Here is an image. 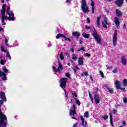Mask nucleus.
Listing matches in <instances>:
<instances>
[{
	"mask_svg": "<svg viewBox=\"0 0 127 127\" xmlns=\"http://www.w3.org/2000/svg\"><path fill=\"white\" fill-rule=\"evenodd\" d=\"M1 13L2 14L1 16V21L2 25H5L6 23L4 20L8 19L9 21H14V13L10 10V7H6L5 4L2 5V9L1 10Z\"/></svg>",
	"mask_w": 127,
	"mask_h": 127,
	"instance_id": "1",
	"label": "nucleus"
},
{
	"mask_svg": "<svg viewBox=\"0 0 127 127\" xmlns=\"http://www.w3.org/2000/svg\"><path fill=\"white\" fill-rule=\"evenodd\" d=\"M0 127H6V123L7 119L6 116L4 114L1 113V110L0 108Z\"/></svg>",
	"mask_w": 127,
	"mask_h": 127,
	"instance_id": "2",
	"label": "nucleus"
},
{
	"mask_svg": "<svg viewBox=\"0 0 127 127\" xmlns=\"http://www.w3.org/2000/svg\"><path fill=\"white\" fill-rule=\"evenodd\" d=\"M81 9L84 13H87L90 12L89 7L87 6V2H86V0H82Z\"/></svg>",
	"mask_w": 127,
	"mask_h": 127,
	"instance_id": "3",
	"label": "nucleus"
},
{
	"mask_svg": "<svg viewBox=\"0 0 127 127\" xmlns=\"http://www.w3.org/2000/svg\"><path fill=\"white\" fill-rule=\"evenodd\" d=\"M92 35L95 40L97 41L98 44H102V40L101 39V37L98 34V33L96 30L94 29Z\"/></svg>",
	"mask_w": 127,
	"mask_h": 127,
	"instance_id": "4",
	"label": "nucleus"
},
{
	"mask_svg": "<svg viewBox=\"0 0 127 127\" xmlns=\"http://www.w3.org/2000/svg\"><path fill=\"white\" fill-rule=\"evenodd\" d=\"M53 69L55 71V72H59V73H61L63 69V65L60 63V62H59V66L58 69L55 68V66L53 67Z\"/></svg>",
	"mask_w": 127,
	"mask_h": 127,
	"instance_id": "5",
	"label": "nucleus"
},
{
	"mask_svg": "<svg viewBox=\"0 0 127 127\" xmlns=\"http://www.w3.org/2000/svg\"><path fill=\"white\" fill-rule=\"evenodd\" d=\"M67 79H68L67 78H63L61 79L60 85L61 87V88H62V89L66 87V83L67 82Z\"/></svg>",
	"mask_w": 127,
	"mask_h": 127,
	"instance_id": "6",
	"label": "nucleus"
},
{
	"mask_svg": "<svg viewBox=\"0 0 127 127\" xmlns=\"http://www.w3.org/2000/svg\"><path fill=\"white\" fill-rule=\"evenodd\" d=\"M1 50L3 52L6 53V57L9 58L10 60H11V57H10V54H9V52L7 50L4 49V47L3 45L1 46Z\"/></svg>",
	"mask_w": 127,
	"mask_h": 127,
	"instance_id": "7",
	"label": "nucleus"
},
{
	"mask_svg": "<svg viewBox=\"0 0 127 127\" xmlns=\"http://www.w3.org/2000/svg\"><path fill=\"white\" fill-rule=\"evenodd\" d=\"M117 31H118L117 30H115L114 31V35L113 38V45L114 46H116L117 45V36H118V34L117 33Z\"/></svg>",
	"mask_w": 127,
	"mask_h": 127,
	"instance_id": "8",
	"label": "nucleus"
},
{
	"mask_svg": "<svg viewBox=\"0 0 127 127\" xmlns=\"http://www.w3.org/2000/svg\"><path fill=\"white\" fill-rule=\"evenodd\" d=\"M69 115L70 117H72V116H75V115H76V107H75L74 105L72 106V110L70 109Z\"/></svg>",
	"mask_w": 127,
	"mask_h": 127,
	"instance_id": "9",
	"label": "nucleus"
},
{
	"mask_svg": "<svg viewBox=\"0 0 127 127\" xmlns=\"http://www.w3.org/2000/svg\"><path fill=\"white\" fill-rule=\"evenodd\" d=\"M1 77L2 80L3 81H6L7 80V77H6V74L4 72L0 70V78Z\"/></svg>",
	"mask_w": 127,
	"mask_h": 127,
	"instance_id": "10",
	"label": "nucleus"
},
{
	"mask_svg": "<svg viewBox=\"0 0 127 127\" xmlns=\"http://www.w3.org/2000/svg\"><path fill=\"white\" fill-rule=\"evenodd\" d=\"M82 123V126L83 127H87V126H88V123L87 122L85 121V119H84V117L83 116L80 117Z\"/></svg>",
	"mask_w": 127,
	"mask_h": 127,
	"instance_id": "11",
	"label": "nucleus"
},
{
	"mask_svg": "<svg viewBox=\"0 0 127 127\" xmlns=\"http://www.w3.org/2000/svg\"><path fill=\"white\" fill-rule=\"evenodd\" d=\"M103 27L104 28H107V25H108V19L107 17H104V21L102 22Z\"/></svg>",
	"mask_w": 127,
	"mask_h": 127,
	"instance_id": "12",
	"label": "nucleus"
},
{
	"mask_svg": "<svg viewBox=\"0 0 127 127\" xmlns=\"http://www.w3.org/2000/svg\"><path fill=\"white\" fill-rule=\"evenodd\" d=\"M114 21L117 28H120V21L119 20V18H118V17H115L114 18Z\"/></svg>",
	"mask_w": 127,
	"mask_h": 127,
	"instance_id": "13",
	"label": "nucleus"
},
{
	"mask_svg": "<svg viewBox=\"0 0 127 127\" xmlns=\"http://www.w3.org/2000/svg\"><path fill=\"white\" fill-rule=\"evenodd\" d=\"M0 97L4 102H6V97H5V94H4V92H0Z\"/></svg>",
	"mask_w": 127,
	"mask_h": 127,
	"instance_id": "14",
	"label": "nucleus"
},
{
	"mask_svg": "<svg viewBox=\"0 0 127 127\" xmlns=\"http://www.w3.org/2000/svg\"><path fill=\"white\" fill-rule=\"evenodd\" d=\"M115 2L118 6H122L124 3V0H117L115 1Z\"/></svg>",
	"mask_w": 127,
	"mask_h": 127,
	"instance_id": "15",
	"label": "nucleus"
},
{
	"mask_svg": "<svg viewBox=\"0 0 127 127\" xmlns=\"http://www.w3.org/2000/svg\"><path fill=\"white\" fill-rule=\"evenodd\" d=\"M84 59L83 57H79L78 60V65H82L84 64V61H83Z\"/></svg>",
	"mask_w": 127,
	"mask_h": 127,
	"instance_id": "16",
	"label": "nucleus"
},
{
	"mask_svg": "<svg viewBox=\"0 0 127 127\" xmlns=\"http://www.w3.org/2000/svg\"><path fill=\"white\" fill-rule=\"evenodd\" d=\"M91 1V11L92 13H94L95 11V2L93 0H90Z\"/></svg>",
	"mask_w": 127,
	"mask_h": 127,
	"instance_id": "17",
	"label": "nucleus"
},
{
	"mask_svg": "<svg viewBox=\"0 0 127 127\" xmlns=\"http://www.w3.org/2000/svg\"><path fill=\"white\" fill-rule=\"evenodd\" d=\"M116 14L117 16H118V17H121V16H123V13L119 9H116Z\"/></svg>",
	"mask_w": 127,
	"mask_h": 127,
	"instance_id": "18",
	"label": "nucleus"
},
{
	"mask_svg": "<svg viewBox=\"0 0 127 127\" xmlns=\"http://www.w3.org/2000/svg\"><path fill=\"white\" fill-rule=\"evenodd\" d=\"M94 97L95 101V103L99 104V103H100V97H99V95L97 94H95Z\"/></svg>",
	"mask_w": 127,
	"mask_h": 127,
	"instance_id": "19",
	"label": "nucleus"
},
{
	"mask_svg": "<svg viewBox=\"0 0 127 127\" xmlns=\"http://www.w3.org/2000/svg\"><path fill=\"white\" fill-rule=\"evenodd\" d=\"M121 82L119 80H116L115 85L117 89H121Z\"/></svg>",
	"mask_w": 127,
	"mask_h": 127,
	"instance_id": "20",
	"label": "nucleus"
},
{
	"mask_svg": "<svg viewBox=\"0 0 127 127\" xmlns=\"http://www.w3.org/2000/svg\"><path fill=\"white\" fill-rule=\"evenodd\" d=\"M72 34L73 36H75V37H76L77 38V39L79 38V37H80V33H79L77 31L72 32Z\"/></svg>",
	"mask_w": 127,
	"mask_h": 127,
	"instance_id": "21",
	"label": "nucleus"
},
{
	"mask_svg": "<svg viewBox=\"0 0 127 127\" xmlns=\"http://www.w3.org/2000/svg\"><path fill=\"white\" fill-rule=\"evenodd\" d=\"M121 63L123 65H127V59H126L125 57H122L121 59Z\"/></svg>",
	"mask_w": 127,
	"mask_h": 127,
	"instance_id": "22",
	"label": "nucleus"
},
{
	"mask_svg": "<svg viewBox=\"0 0 127 127\" xmlns=\"http://www.w3.org/2000/svg\"><path fill=\"white\" fill-rule=\"evenodd\" d=\"M82 36L84 37V38H86L87 39H89L90 37V34H87L85 32L82 33Z\"/></svg>",
	"mask_w": 127,
	"mask_h": 127,
	"instance_id": "23",
	"label": "nucleus"
},
{
	"mask_svg": "<svg viewBox=\"0 0 127 127\" xmlns=\"http://www.w3.org/2000/svg\"><path fill=\"white\" fill-rule=\"evenodd\" d=\"M101 17H102V16H101L97 17L96 23H97L98 27H100V21L101 20Z\"/></svg>",
	"mask_w": 127,
	"mask_h": 127,
	"instance_id": "24",
	"label": "nucleus"
},
{
	"mask_svg": "<svg viewBox=\"0 0 127 127\" xmlns=\"http://www.w3.org/2000/svg\"><path fill=\"white\" fill-rule=\"evenodd\" d=\"M105 87L109 93L111 94H113V93H114V90H113V89L110 88L108 86H105Z\"/></svg>",
	"mask_w": 127,
	"mask_h": 127,
	"instance_id": "25",
	"label": "nucleus"
},
{
	"mask_svg": "<svg viewBox=\"0 0 127 127\" xmlns=\"http://www.w3.org/2000/svg\"><path fill=\"white\" fill-rule=\"evenodd\" d=\"M59 37H63V38H64V39H65L66 36H65V35H64L63 34H59L56 37L57 39H58Z\"/></svg>",
	"mask_w": 127,
	"mask_h": 127,
	"instance_id": "26",
	"label": "nucleus"
},
{
	"mask_svg": "<svg viewBox=\"0 0 127 127\" xmlns=\"http://www.w3.org/2000/svg\"><path fill=\"white\" fill-rule=\"evenodd\" d=\"M109 115L110 117V124L112 126V127H114V123H113V116H112V114L110 113H109Z\"/></svg>",
	"mask_w": 127,
	"mask_h": 127,
	"instance_id": "27",
	"label": "nucleus"
},
{
	"mask_svg": "<svg viewBox=\"0 0 127 127\" xmlns=\"http://www.w3.org/2000/svg\"><path fill=\"white\" fill-rule=\"evenodd\" d=\"M83 117L86 118V119L89 118L90 115H89V112L87 111L83 114Z\"/></svg>",
	"mask_w": 127,
	"mask_h": 127,
	"instance_id": "28",
	"label": "nucleus"
},
{
	"mask_svg": "<svg viewBox=\"0 0 127 127\" xmlns=\"http://www.w3.org/2000/svg\"><path fill=\"white\" fill-rule=\"evenodd\" d=\"M4 38H5V45H6V46H8L9 47H10V46H9L8 44V40H7V38H6V37H5V36H4Z\"/></svg>",
	"mask_w": 127,
	"mask_h": 127,
	"instance_id": "29",
	"label": "nucleus"
},
{
	"mask_svg": "<svg viewBox=\"0 0 127 127\" xmlns=\"http://www.w3.org/2000/svg\"><path fill=\"white\" fill-rule=\"evenodd\" d=\"M123 85L124 86V87H127V79H125L123 80Z\"/></svg>",
	"mask_w": 127,
	"mask_h": 127,
	"instance_id": "30",
	"label": "nucleus"
},
{
	"mask_svg": "<svg viewBox=\"0 0 127 127\" xmlns=\"http://www.w3.org/2000/svg\"><path fill=\"white\" fill-rule=\"evenodd\" d=\"M75 101L76 104H77L78 106H80V105H81V103L80 102V101H79V100H77V98H75Z\"/></svg>",
	"mask_w": 127,
	"mask_h": 127,
	"instance_id": "31",
	"label": "nucleus"
},
{
	"mask_svg": "<svg viewBox=\"0 0 127 127\" xmlns=\"http://www.w3.org/2000/svg\"><path fill=\"white\" fill-rule=\"evenodd\" d=\"M72 59V60H77V55L75 54H73Z\"/></svg>",
	"mask_w": 127,
	"mask_h": 127,
	"instance_id": "32",
	"label": "nucleus"
},
{
	"mask_svg": "<svg viewBox=\"0 0 127 127\" xmlns=\"http://www.w3.org/2000/svg\"><path fill=\"white\" fill-rule=\"evenodd\" d=\"M16 46H18V42H15L13 44L12 47H16Z\"/></svg>",
	"mask_w": 127,
	"mask_h": 127,
	"instance_id": "33",
	"label": "nucleus"
},
{
	"mask_svg": "<svg viewBox=\"0 0 127 127\" xmlns=\"http://www.w3.org/2000/svg\"><path fill=\"white\" fill-rule=\"evenodd\" d=\"M89 74L87 72H84L81 73V76L83 77L84 76H88Z\"/></svg>",
	"mask_w": 127,
	"mask_h": 127,
	"instance_id": "34",
	"label": "nucleus"
},
{
	"mask_svg": "<svg viewBox=\"0 0 127 127\" xmlns=\"http://www.w3.org/2000/svg\"><path fill=\"white\" fill-rule=\"evenodd\" d=\"M60 59H61V60H63V59H64V57H63V53H61V54H60Z\"/></svg>",
	"mask_w": 127,
	"mask_h": 127,
	"instance_id": "35",
	"label": "nucleus"
},
{
	"mask_svg": "<svg viewBox=\"0 0 127 127\" xmlns=\"http://www.w3.org/2000/svg\"><path fill=\"white\" fill-rule=\"evenodd\" d=\"M99 73H100V74L101 75L102 78H104V77H105V76H104V73H103V72H102V71L99 70Z\"/></svg>",
	"mask_w": 127,
	"mask_h": 127,
	"instance_id": "36",
	"label": "nucleus"
},
{
	"mask_svg": "<svg viewBox=\"0 0 127 127\" xmlns=\"http://www.w3.org/2000/svg\"><path fill=\"white\" fill-rule=\"evenodd\" d=\"M72 97L73 98H74V99H75V98H77V94L76 93H72Z\"/></svg>",
	"mask_w": 127,
	"mask_h": 127,
	"instance_id": "37",
	"label": "nucleus"
},
{
	"mask_svg": "<svg viewBox=\"0 0 127 127\" xmlns=\"http://www.w3.org/2000/svg\"><path fill=\"white\" fill-rule=\"evenodd\" d=\"M81 50H82V51H85V48L81 47V48L78 50V51H81Z\"/></svg>",
	"mask_w": 127,
	"mask_h": 127,
	"instance_id": "38",
	"label": "nucleus"
},
{
	"mask_svg": "<svg viewBox=\"0 0 127 127\" xmlns=\"http://www.w3.org/2000/svg\"><path fill=\"white\" fill-rule=\"evenodd\" d=\"M4 63H5V60H2L0 61V64H1V65H3Z\"/></svg>",
	"mask_w": 127,
	"mask_h": 127,
	"instance_id": "39",
	"label": "nucleus"
},
{
	"mask_svg": "<svg viewBox=\"0 0 127 127\" xmlns=\"http://www.w3.org/2000/svg\"><path fill=\"white\" fill-rule=\"evenodd\" d=\"M104 120H105V121H106V120H108V119H109V116H105L104 117H102Z\"/></svg>",
	"mask_w": 127,
	"mask_h": 127,
	"instance_id": "40",
	"label": "nucleus"
},
{
	"mask_svg": "<svg viewBox=\"0 0 127 127\" xmlns=\"http://www.w3.org/2000/svg\"><path fill=\"white\" fill-rule=\"evenodd\" d=\"M123 102H124V103H127V97H124L123 98Z\"/></svg>",
	"mask_w": 127,
	"mask_h": 127,
	"instance_id": "41",
	"label": "nucleus"
},
{
	"mask_svg": "<svg viewBox=\"0 0 127 127\" xmlns=\"http://www.w3.org/2000/svg\"><path fill=\"white\" fill-rule=\"evenodd\" d=\"M98 91H99V89H98V88H95V91H94V95H97V94H96V93L98 92Z\"/></svg>",
	"mask_w": 127,
	"mask_h": 127,
	"instance_id": "42",
	"label": "nucleus"
},
{
	"mask_svg": "<svg viewBox=\"0 0 127 127\" xmlns=\"http://www.w3.org/2000/svg\"><path fill=\"white\" fill-rule=\"evenodd\" d=\"M84 56H87V57H90L91 56V54L85 53L84 54Z\"/></svg>",
	"mask_w": 127,
	"mask_h": 127,
	"instance_id": "43",
	"label": "nucleus"
},
{
	"mask_svg": "<svg viewBox=\"0 0 127 127\" xmlns=\"http://www.w3.org/2000/svg\"><path fill=\"white\" fill-rule=\"evenodd\" d=\"M2 70H3V71H4V72H5V73H7V72H8L7 69H6V68H4V67H3V68H2Z\"/></svg>",
	"mask_w": 127,
	"mask_h": 127,
	"instance_id": "44",
	"label": "nucleus"
},
{
	"mask_svg": "<svg viewBox=\"0 0 127 127\" xmlns=\"http://www.w3.org/2000/svg\"><path fill=\"white\" fill-rule=\"evenodd\" d=\"M65 2L67 3L68 4H70L71 3V0H66L65 1Z\"/></svg>",
	"mask_w": 127,
	"mask_h": 127,
	"instance_id": "45",
	"label": "nucleus"
},
{
	"mask_svg": "<svg viewBox=\"0 0 127 127\" xmlns=\"http://www.w3.org/2000/svg\"><path fill=\"white\" fill-rule=\"evenodd\" d=\"M64 94H65V97L66 98H68L69 97V96H68V94H67V93H66V90H64Z\"/></svg>",
	"mask_w": 127,
	"mask_h": 127,
	"instance_id": "46",
	"label": "nucleus"
},
{
	"mask_svg": "<svg viewBox=\"0 0 127 127\" xmlns=\"http://www.w3.org/2000/svg\"><path fill=\"white\" fill-rule=\"evenodd\" d=\"M64 39H65V40H68L69 41V42H71V39L69 38H66L65 37V38Z\"/></svg>",
	"mask_w": 127,
	"mask_h": 127,
	"instance_id": "47",
	"label": "nucleus"
},
{
	"mask_svg": "<svg viewBox=\"0 0 127 127\" xmlns=\"http://www.w3.org/2000/svg\"><path fill=\"white\" fill-rule=\"evenodd\" d=\"M65 76L67 77V78H70V74L68 72L65 74Z\"/></svg>",
	"mask_w": 127,
	"mask_h": 127,
	"instance_id": "48",
	"label": "nucleus"
},
{
	"mask_svg": "<svg viewBox=\"0 0 127 127\" xmlns=\"http://www.w3.org/2000/svg\"><path fill=\"white\" fill-rule=\"evenodd\" d=\"M118 72V69L115 68L113 70V73H117Z\"/></svg>",
	"mask_w": 127,
	"mask_h": 127,
	"instance_id": "49",
	"label": "nucleus"
},
{
	"mask_svg": "<svg viewBox=\"0 0 127 127\" xmlns=\"http://www.w3.org/2000/svg\"><path fill=\"white\" fill-rule=\"evenodd\" d=\"M122 124H123V126H127V123L126 122V121H123V122H122Z\"/></svg>",
	"mask_w": 127,
	"mask_h": 127,
	"instance_id": "50",
	"label": "nucleus"
},
{
	"mask_svg": "<svg viewBox=\"0 0 127 127\" xmlns=\"http://www.w3.org/2000/svg\"><path fill=\"white\" fill-rule=\"evenodd\" d=\"M89 95L92 102H93V98H92V96L91 95V93H90V92H89Z\"/></svg>",
	"mask_w": 127,
	"mask_h": 127,
	"instance_id": "51",
	"label": "nucleus"
},
{
	"mask_svg": "<svg viewBox=\"0 0 127 127\" xmlns=\"http://www.w3.org/2000/svg\"><path fill=\"white\" fill-rule=\"evenodd\" d=\"M118 111L117 110H113V114H114V115H116V114H117Z\"/></svg>",
	"mask_w": 127,
	"mask_h": 127,
	"instance_id": "52",
	"label": "nucleus"
},
{
	"mask_svg": "<svg viewBox=\"0 0 127 127\" xmlns=\"http://www.w3.org/2000/svg\"><path fill=\"white\" fill-rule=\"evenodd\" d=\"M119 89H120V90H122V91H123L124 92H126V90H125L126 88H121V87H120V88H119Z\"/></svg>",
	"mask_w": 127,
	"mask_h": 127,
	"instance_id": "53",
	"label": "nucleus"
},
{
	"mask_svg": "<svg viewBox=\"0 0 127 127\" xmlns=\"http://www.w3.org/2000/svg\"><path fill=\"white\" fill-rule=\"evenodd\" d=\"M90 20L89 18H87V23H90Z\"/></svg>",
	"mask_w": 127,
	"mask_h": 127,
	"instance_id": "54",
	"label": "nucleus"
},
{
	"mask_svg": "<svg viewBox=\"0 0 127 127\" xmlns=\"http://www.w3.org/2000/svg\"><path fill=\"white\" fill-rule=\"evenodd\" d=\"M85 29H90V27L89 26H85Z\"/></svg>",
	"mask_w": 127,
	"mask_h": 127,
	"instance_id": "55",
	"label": "nucleus"
},
{
	"mask_svg": "<svg viewBox=\"0 0 127 127\" xmlns=\"http://www.w3.org/2000/svg\"><path fill=\"white\" fill-rule=\"evenodd\" d=\"M3 104V100H0V104L2 105Z\"/></svg>",
	"mask_w": 127,
	"mask_h": 127,
	"instance_id": "56",
	"label": "nucleus"
},
{
	"mask_svg": "<svg viewBox=\"0 0 127 127\" xmlns=\"http://www.w3.org/2000/svg\"><path fill=\"white\" fill-rule=\"evenodd\" d=\"M0 32L2 33L3 32V29L1 27H0Z\"/></svg>",
	"mask_w": 127,
	"mask_h": 127,
	"instance_id": "57",
	"label": "nucleus"
},
{
	"mask_svg": "<svg viewBox=\"0 0 127 127\" xmlns=\"http://www.w3.org/2000/svg\"><path fill=\"white\" fill-rule=\"evenodd\" d=\"M70 51L72 52V53H74V49L73 48H70Z\"/></svg>",
	"mask_w": 127,
	"mask_h": 127,
	"instance_id": "58",
	"label": "nucleus"
},
{
	"mask_svg": "<svg viewBox=\"0 0 127 127\" xmlns=\"http://www.w3.org/2000/svg\"><path fill=\"white\" fill-rule=\"evenodd\" d=\"M77 125H78V123H75V124L73 125V127H77Z\"/></svg>",
	"mask_w": 127,
	"mask_h": 127,
	"instance_id": "59",
	"label": "nucleus"
},
{
	"mask_svg": "<svg viewBox=\"0 0 127 127\" xmlns=\"http://www.w3.org/2000/svg\"><path fill=\"white\" fill-rule=\"evenodd\" d=\"M73 70L74 72H75V73H76V72H77L76 68H73Z\"/></svg>",
	"mask_w": 127,
	"mask_h": 127,
	"instance_id": "60",
	"label": "nucleus"
},
{
	"mask_svg": "<svg viewBox=\"0 0 127 127\" xmlns=\"http://www.w3.org/2000/svg\"><path fill=\"white\" fill-rule=\"evenodd\" d=\"M123 28L124 29H126L127 28V27H126V24H124Z\"/></svg>",
	"mask_w": 127,
	"mask_h": 127,
	"instance_id": "61",
	"label": "nucleus"
},
{
	"mask_svg": "<svg viewBox=\"0 0 127 127\" xmlns=\"http://www.w3.org/2000/svg\"><path fill=\"white\" fill-rule=\"evenodd\" d=\"M112 66H110L107 67V69H112Z\"/></svg>",
	"mask_w": 127,
	"mask_h": 127,
	"instance_id": "62",
	"label": "nucleus"
},
{
	"mask_svg": "<svg viewBox=\"0 0 127 127\" xmlns=\"http://www.w3.org/2000/svg\"><path fill=\"white\" fill-rule=\"evenodd\" d=\"M74 68H75V69H76V70L79 69V67H78V66H75V67H74Z\"/></svg>",
	"mask_w": 127,
	"mask_h": 127,
	"instance_id": "63",
	"label": "nucleus"
},
{
	"mask_svg": "<svg viewBox=\"0 0 127 127\" xmlns=\"http://www.w3.org/2000/svg\"><path fill=\"white\" fill-rule=\"evenodd\" d=\"M90 79L91 80V81H94V80L93 79V77H92V76H90Z\"/></svg>",
	"mask_w": 127,
	"mask_h": 127,
	"instance_id": "64",
	"label": "nucleus"
}]
</instances>
